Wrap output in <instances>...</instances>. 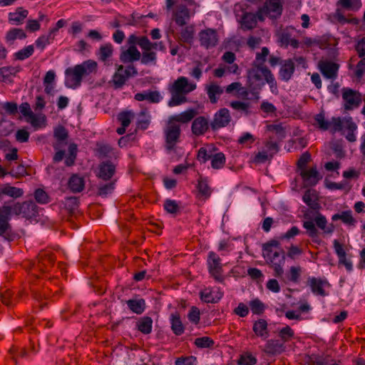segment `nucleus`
Segmentation results:
<instances>
[{
  "mask_svg": "<svg viewBox=\"0 0 365 365\" xmlns=\"http://www.w3.org/2000/svg\"><path fill=\"white\" fill-rule=\"evenodd\" d=\"M97 71L98 63L91 59L85 61L82 63L73 67H69L65 71V86L67 88L76 89L81 85L83 77L96 73Z\"/></svg>",
  "mask_w": 365,
  "mask_h": 365,
  "instance_id": "f257e3e1",
  "label": "nucleus"
},
{
  "mask_svg": "<svg viewBox=\"0 0 365 365\" xmlns=\"http://www.w3.org/2000/svg\"><path fill=\"white\" fill-rule=\"evenodd\" d=\"M196 88L195 83L188 82L186 77L180 76L168 88L171 98L168 101L170 107H174L187 102L186 95Z\"/></svg>",
  "mask_w": 365,
  "mask_h": 365,
  "instance_id": "f03ea898",
  "label": "nucleus"
},
{
  "mask_svg": "<svg viewBox=\"0 0 365 365\" xmlns=\"http://www.w3.org/2000/svg\"><path fill=\"white\" fill-rule=\"evenodd\" d=\"M279 242L277 240H272L263 245V257L267 262L271 264L274 271V276L281 277L284 273L283 265L284 264L285 255L282 250H274Z\"/></svg>",
  "mask_w": 365,
  "mask_h": 365,
  "instance_id": "7ed1b4c3",
  "label": "nucleus"
},
{
  "mask_svg": "<svg viewBox=\"0 0 365 365\" xmlns=\"http://www.w3.org/2000/svg\"><path fill=\"white\" fill-rule=\"evenodd\" d=\"M267 71H271L266 66L254 65L247 72V86L252 93L262 89L265 84Z\"/></svg>",
  "mask_w": 365,
  "mask_h": 365,
  "instance_id": "20e7f679",
  "label": "nucleus"
},
{
  "mask_svg": "<svg viewBox=\"0 0 365 365\" xmlns=\"http://www.w3.org/2000/svg\"><path fill=\"white\" fill-rule=\"evenodd\" d=\"M341 108L344 113L359 108L363 102V95L359 91L349 87L341 89Z\"/></svg>",
  "mask_w": 365,
  "mask_h": 365,
  "instance_id": "39448f33",
  "label": "nucleus"
},
{
  "mask_svg": "<svg viewBox=\"0 0 365 365\" xmlns=\"http://www.w3.org/2000/svg\"><path fill=\"white\" fill-rule=\"evenodd\" d=\"M179 0H165L167 10L173 9L174 6L175 8L173 11V20L179 26H184L190 21L191 17L190 9L185 3L180 1L177 4Z\"/></svg>",
  "mask_w": 365,
  "mask_h": 365,
  "instance_id": "423d86ee",
  "label": "nucleus"
},
{
  "mask_svg": "<svg viewBox=\"0 0 365 365\" xmlns=\"http://www.w3.org/2000/svg\"><path fill=\"white\" fill-rule=\"evenodd\" d=\"M54 261L53 254L41 252L36 262H29L28 269L31 277L38 278L39 273L46 272L53 265Z\"/></svg>",
  "mask_w": 365,
  "mask_h": 365,
  "instance_id": "0eeeda50",
  "label": "nucleus"
},
{
  "mask_svg": "<svg viewBox=\"0 0 365 365\" xmlns=\"http://www.w3.org/2000/svg\"><path fill=\"white\" fill-rule=\"evenodd\" d=\"M165 138L164 147L168 153L175 150L178 143L180 141L181 128L180 125L175 123L167 121L163 128Z\"/></svg>",
  "mask_w": 365,
  "mask_h": 365,
  "instance_id": "6e6552de",
  "label": "nucleus"
},
{
  "mask_svg": "<svg viewBox=\"0 0 365 365\" xmlns=\"http://www.w3.org/2000/svg\"><path fill=\"white\" fill-rule=\"evenodd\" d=\"M11 213L16 215H22L28 220H36L38 216V207L32 200L25 201L22 203L16 202L13 205H9Z\"/></svg>",
  "mask_w": 365,
  "mask_h": 365,
  "instance_id": "1a4fd4ad",
  "label": "nucleus"
},
{
  "mask_svg": "<svg viewBox=\"0 0 365 365\" xmlns=\"http://www.w3.org/2000/svg\"><path fill=\"white\" fill-rule=\"evenodd\" d=\"M207 264L208 272L215 280L219 282H223L225 278L220 257L211 251L208 253Z\"/></svg>",
  "mask_w": 365,
  "mask_h": 365,
  "instance_id": "9d476101",
  "label": "nucleus"
},
{
  "mask_svg": "<svg viewBox=\"0 0 365 365\" xmlns=\"http://www.w3.org/2000/svg\"><path fill=\"white\" fill-rule=\"evenodd\" d=\"M282 11V6L279 0H267L264 6L258 9L256 13L257 18L262 21L265 16L275 17L280 16Z\"/></svg>",
  "mask_w": 365,
  "mask_h": 365,
  "instance_id": "9b49d317",
  "label": "nucleus"
},
{
  "mask_svg": "<svg viewBox=\"0 0 365 365\" xmlns=\"http://www.w3.org/2000/svg\"><path fill=\"white\" fill-rule=\"evenodd\" d=\"M333 247L338 257V267L344 266L347 272H351L353 270V264L350 259L351 256L346 252V246L340 243L339 240H334L333 241Z\"/></svg>",
  "mask_w": 365,
  "mask_h": 365,
  "instance_id": "f8f14e48",
  "label": "nucleus"
},
{
  "mask_svg": "<svg viewBox=\"0 0 365 365\" xmlns=\"http://www.w3.org/2000/svg\"><path fill=\"white\" fill-rule=\"evenodd\" d=\"M231 115L227 108H220L214 115L212 120L210 122V128L212 130H217L220 128L227 126L231 121Z\"/></svg>",
  "mask_w": 365,
  "mask_h": 365,
  "instance_id": "ddd939ff",
  "label": "nucleus"
},
{
  "mask_svg": "<svg viewBox=\"0 0 365 365\" xmlns=\"http://www.w3.org/2000/svg\"><path fill=\"white\" fill-rule=\"evenodd\" d=\"M199 41L200 45L207 49L216 46L219 41L217 31L213 29L202 30L199 33Z\"/></svg>",
  "mask_w": 365,
  "mask_h": 365,
  "instance_id": "4468645a",
  "label": "nucleus"
},
{
  "mask_svg": "<svg viewBox=\"0 0 365 365\" xmlns=\"http://www.w3.org/2000/svg\"><path fill=\"white\" fill-rule=\"evenodd\" d=\"M339 64L329 60H322L318 63V68L324 77L334 80L338 76Z\"/></svg>",
  "mask_w": 365,
  "mask_h": 365,
  "instance_id": "2eb2a0df",
  "label": "nucleus"
},
{
  "mask_svg": "<svg viewBox=\"0 0 365 365\" xmlns=\"http://www.w3.org/2000/svg\"><path fill=\"white\" fill-rule=\"evenodd\" d=\"M307 285L310 287L312 293L317 296L325 297L328 293L325 291L324 287H329L330 284L326 279L309 277Z\"/></svg>",
  "mask_w": 365,
  "mask_h": 365,
  "instance_id": "dca6fc26",
  "label": "nucleus"
},
{
  "mask_svg": "<svg viewBox=\"0 0 365 365\" xmlns=\"http://www.w3.org/2000/svg\"><path fill=\"white\" fill-rule=\"evenodd\" d=\"M53 138L55 142L53 143V148L59 150L68 144V132L63 125H58L53 130Z\"/></svg>",
  "mask_w": 365,
  "mask_h": 365,
  "instance_id": "f3484780",
  "label": "nucleus"
},
{
  "mask_svg": "<svg viewBox=\"0 0 365 365\" xmlns=\"http://www.w3.org/2000/svg\"><path fill=\"white\" fill-rule=\"evenodd\" d=\"M210 126V123L205 116H199L192 121L191 130L195 135L200 136L204 135Z\"/></svg>",
  "mask_w": 365,
  "mask_h": 365,
  "instance_id": "a211bd4d",
  "label": "nucleus"
},
{
  "mask_svg": "<svg viewBox=\"0 0 365 365\" xmlns=\"http://www.w3.org/2000/svg\"><path fill=\"white\" fill-rule=\"evenodd\" d=\"M115 173V165L110 161H105L99 165V171L97 176L105 180L109 181L111 180Z\"/></svg>",
  "mask_w": 365,
  "mask_h": 365,
  "instance_id": "6ab92c4d",
  "label": "nucleus"
},
{
  "mask_svg": "<svg viewBox=\"0 0 365 365\" xmlns=\"http://www.w3.org/2000/svg\"><path fill=\"white\" fill-rule=\"evenodd\" d=\"M140 57V52L136 46H129L128 49L121 51L119 59L123 63H128L139 61Z\"/></svg>",
  "mask_w": 365,
  "mask_h": 365,
  "instance_id": "aec40b11",
  "label": "nucleus"
},
{
  "mask_svg": "<svg viewBox=\"0 0 365 365\" xmlns=\"http://www.w3.org/2000/svg\"><path fill=\"white\" fill-rule=\"evenodd\" d=\"M300 175L303 181L311 186L315 185L322 178L316 167L302 170L300 171Z\"/></svg>",
  "mask_w": 365,
  "mask_h": 365,
  "instance_id": "412c9836",
  "label": "nucleus"
},
{
  "mask_svg": "<svg viewBox=\"0 0 365 365\" xmlns=\"http://www.w3.org/2000/svg\"><path fill=\"white\" fill-rule=\"evenodd\" d=\"M114 48L112 43H106L99 47L96 51L98 59L103 62L105 65L110 61L113 55Z\"/></svg>",
  "mask_w": 365,
  "mask_h": 365,
  "instance_id": "4be33fe9",
  "label": "nucleus"
},
{
  "mask_svg": "<svg viewBox=\"0 0 365 365\" xmlns=\"http://www.w3.org/2000/svg\"><path fill=\"white\" fill-rule=\"evenodd\" d=\"M128 78L123 72V66L118 65L116 66V71L113 75L111 83L115 89H120L123 87Z\"/></svg>",
  "mask_w": 365,
  "mask_h": 365,
  "instance_id": "5701e85b",
  "label": "nucleus"
},
{
  "mask_svg": "<svg viewBox=\"0 0 365 365\" xmlns=\"http://www.w3.org/2000/svg\"><path fill=\"white\" fill-rule=\"evenodd\" d=\"M278 39L281 46L287 48L288 46H291L293 48H297L299 46V42L292 38V34L288 28L278 34Z\"/></svg>",
  "mask_w": 365,
  "mask_h": 365,
  "instance_id": "b1692460",
  "label": "nucleus"
},
{
  "mask_svg": "<svg viewBox=\"0 0 365 365\" xmlns=\"http://www.w3.org/2000/svg\"><path fill=\"white\" fill-rule=\"evenodd\" d=\"M11 213V209L8 205H4L0 207V235L6 233L10 229L9 223Z\"/></svg>",
  "mask_w": 365,
  "mask_h": 365,
  "instance_id": "393cba45",
  "label": "nucleus"
},
{
  "mask_svg": "<svg viewBox=\"0 0 365 365\" xmlns=\"http://www.w3.org/2000/svg\"><path fill=\"white\" fill-rule=\"evenodd\" d=\"M294 70V60L291 58L285 60L279 69V78L284 81H288L292 78Z\"/></svg>",
  "mask_w": 365,
  "mask_h": 365,
  "instance_id": "a878e982",
  "label": "nucleus"
},
{
  "mask_svg": "<svg viewBox=\"0 0 365 365\" xmlns=\"http://www.w3.org/2000/svg\"><path fill=\"white\" fill-rule=\"evenodd\" d=\"M304 202L313 210H319L321 207L318 196L314 190H307L303 197Z\"/></svg>",
  "mask_w": 365,
  "mask_h": 365,
  "instance_id": "bb28decb",
  "label": "nucleus"
},
{
  "mask_svg": "<svg viewBox=\"0 0 365 365\" xmlns=\"http://www.w3.org/2000/svg\"><path fill=\"white\" fill-rule=\"evenodd\" d=\"M196 113L194 109H189L178 115L170 116L168 120L175 123L176 125H180V123H187L194 118Z\"/></svg>",
  "mask_w": 365,
  "mask_h": 365,
  "instance_id": "cd10ccee",
  "label": "nucleus"
},
{
  "mask_svg": "<svg viewBox=\"0 0 365 365\" xmlns=\"http://www.w3.org/2000/svg\"><path fill=\"white\" fill-rule=\"evenodd\" d=\"M196 113L194 109H189L178 115L170 116L168 120L175 123L176 125H180V123H187L194 118Z\"/></svg>",
  "mask_w": 365,
  "mask_h": 365,
  "instance_id": "c85d7f7f",
  "label": "nucleus"
},
{
  "mask_svg": "<svg viewBox=\"0 0 365 365\" xmlns=\"http://www.w3.org/2000/svg\"><path fill=\"white\" fill-rule=\"evenodd\" d=\"M205 89L212 103H216L223 93V88L215 82H211L209 85H207Z\"/></svg>",
  "mask_w": 365,
  "mask_h": 365,
  "instance_id": "c756f323",
  "label": "nucleus"
},
{
  "mask_svg": "<svg viewBox=\"0 0 365 365\" xmlns=\"http://www.w3.org/2000/svg\"><path fill=\"white\" fill-rule=\"evenodd\" d=\"M194 36L195 26L193 25H185L179 33L178 40L180 43L191 44L194 39Z\"/></svg>",
  "mask_w": 365,
  "mask_h": 365,
  "instance_id": "7c9ffc66",
  "label": "nucleus"
},
{
  "mask_svg": "<svg viewBox=\"0 0 365 365\" xmlns=\"http://www.w3.org/2000/svg\"><path fill=\"white\" fill-rule=\"evenodd\" d=\"M68 187L72 192H81L85 187L84 178L77 174L72 175L68 180Z\"/></svg>",
  "mask_w": 365,
  "mask_h": 365,
  "instance_id": "2f4dec72",
  "label": "nucleus"
},
{
  "mask_svg": "<svg viewBox=\"0 0 365 365\" xmlns=\"http://www.w3.org/2000/svg\"><path fill=\"white\" fill-rule=\"evenodd\" d=\"M134 98L138 101H148L152 103H158L161 101L162 97L158 91H154L138 93L135 95Z\"/></svg>",
  "mask_w": 365,
  "mask_h": 365,
  "instance_id": "473e14b6",
  "label": "nucleus"
},
{
  "mask_svg": "<svg viewBox=\"0 0 365 365\" xmlns=\"http://www.w3.org/2000/svg\"><path fill=\"white\" fill-rule=\"evenodd\" d=\"M171 329L176 336L182 335L185 331V327L180 319V313L175 312L170 315Z\"/></svg>",
  "mask_w": 365,
  "mask_h": 365,
  "instance_id": "72a5a7b5",
  "label": "nucleus"
},
{
  "mask_svg": "<svg viewBox=\"0 0 365 365\" xmlns=\"http://www.w3.org/2000/svg\"><path fill=\"white\" fill-rule=\"evenodd\" d=\"M333 361L329 355L312 354L307 356V365H328Z\"/></svg>",
  "mask_w": 365,
  "mask_h": 365,
  "instance_id": "f704fd0d",
  "label": "nucleus"
},
{
  "mask_svg": "<svg viewBox=\"0 0 365 365\" xmlns=\"http://www.w3.org/2000/svg\"><path fill=\"white\" fill-rule=\"evenodd\" d=\"M126 304L130 310L136 314H143L146 308L145 301L143 298L128 299Z\"/></svg>",
  "mask_w": 365,
  "mask_h": 365,
  "instance_id": "c9c22d12",
  "label": "nucleus"
},
{
  "mask_svg": "<svg viewBox=\"0 0 365 365\" xmlns=\"http://www.w3.org/2000/svg\"><path fill=\"white\" fill-rule=\"evenodd\" d=\"M332 221L341 220L343 223L348 226L354 227L356 220L352 216L351 210L342 211L341 213H336L331 217Z\"/></svg>",
  "mask_w": 365,
  "mask_h": 365,
  "instance_id": "e433bc0d",
  "label": "nucleus"
},
{
  "mask_svg": "<svg viewBox=\"0 0 365 365\" xmlns=\"http://www.w3.org/2000/svg\"><path fill=\"white\" fill-rule=\"evenodd\" d=\"M29 11L22 7H18L14 12L9 14V21L16 25L21 24L27 17Z\"/></svg>",
  "mask_w": 365,
  "mask_h": 365,
  "instance_id": "4c0bfd02",
  "label": "nucleus"
},
{
  "mask_svg": "<svg viewBox=\"0 0 365 365\" xmlns=\"http://www.w3.org/2000/svg\"><path fill=\"white\" fill-rule=\"evenodd\" d=\"M255 334L262 339H267L269 336L267 329V322L265 319H260L255 321L252 327Z\"/></svg>",
  "mask_w": 365,
  "mask_h": 365,
  "instance_id": "58836bf2",
  "label": "nucleus"
},
{
  "mask_svg": "<svg viewBox=\"0 0 365 365\" xmlns=\"http://www.w3.org/2000/svg\"><path fill=\"white\" fill-rule=\"evenodd\" d=\"M26 38V34L21 29L14 28L6 32L5 36V41L9 44H13L16 39H24Z\"/></svg>",
  "mask_w": 365,
  "mask_h": 365,
  "instance_id": "ea45409f",
  "label": "nucleus"
},
{
  "mask_svg": "<svg viewBox=\"0 0 365 365\" xmlns=\"http://www.w3.org/2000/svg\"><path fill=\"white\" fill-rule=\"evenodd\" d=\"M314 222L318 228L322 230L324 234H331L334 230V225L329 224L327 225V218L320 213H317Z\"/></svg>",
  "mask_w": 365,
  "mask_h": 365,
  "instance_id": "a19ab883",
  "label": "nucleus"
},
{
  "mask_svg": "<svg viewBox=\"0 0 365 365\" xmlns=\"http://www.w3.org/2000/svg\"><path fill=\"white\" fill-rule=\"evenodd\" d=\"M56 29L49 30L47 35H42L39 36L35 41V45L37 48L43 50L47 45L51 44L55 38Z\"/></svg>",
  "mask_w": 365,
  "mask_h": 365,
  "instance_id": "79ce46f5",
  "label": "nucleus"
},
{
  "mask_svg": "<svg viewBox=\"0 0 365 365\" xmlns=\"http://www.w3.org/2000/svg\"><path fill=\"white\" fill-rule=\"evenodd\" d=\"M333 19L334 22L340 24H351L353 25H358L360 20L356 17H345L341 9H337L333 14Z\"/></svg>",
  "mask_w": 365,
  "mask_h": 365,
  "instance_id": "37998d69",
  "label": "nucleus"
},
{
  "mask_svg": "<svg viewBox=\"0 0 365 365\" xmlns=\"http://www.w3.org/2000/svg\"><path fill=\"white\" fill-rule=\"evenodd\" d=\"M138 330L144 334H149L153 329V319L150 317H143L139 319L136 324Z\"/></svg>",
  "mask_w": 365,
  "mask_h": 365,
  "instance_id": "c03bdc74",
  "label": "nucleus"
},
{
  "mask_svg": "<svg viewBox=\"0 0 365 365\" xmlns=\"http://www.w3.org/2000/svg\"><path fill=\"white\" fill-rule=\"evenodd\" d=\"M302 273V268L300 266H292L285 274L284 282H291L297 284L299 282Z\"/></svg>",
  "mask_w": 365,
  "mask_h": 365,
  "instance_id": "a18cd8bd",
  "label": "nucleus"
},
{
  "mask_svg": "<svg viewBox=\"0 0 365 365\" xmlns=\"http://www.w3.org/2000/svg\"><path fill=\"white\" fill-rule=\"evenodd\" d=\"M303 227L306 229L307 235L312 238L314 242L320 243V240L318 239L319 233L313 221L307 220L303 222Z\"/></svg>",
  "mask_w": 365,
  "mask_h": 365,
  "instance_id": "49530a36",
  "label": "nucleus"
},
{
  "mask_svg": "<svg viewBox=\"0 0 365 365\" xmlns=\"http://www.w3.org/2000/svg\"><path fill=\"white\" fill-rule=\"evenodd\" d=\"M284 351V346L278 340L269 339L267 341L264 351L269 354H280Z\"/></svg>",
  "mask_w": 365,
  "mask_h": 365,
  "instance_id": "de8ad7c7",
  "label": "nucleus"
},
{
  "mask_svg": "<svg viewBox=\"0 0 365 365\" xmlns=\"http://www.w3.org/2000/svg\"><path fill=\"white\" fill-rule=\"evenodd\" d=\"M116 180H112L106 183H99L97 186V195L101 197H106L111 194L115 189Z\"/></svg>",
  "mask_w": 365,
  "mask_h": 365,
  "instance_id": "09e8293b",
  "label": "nucleus"
},
{
  "mask_svg": "<svg viewBox=\"0 0 365 365\" xmlns=\"http://www.w3.org/2000/svg\"><path fill=\"white\" fill-rule=\"evenodd\" d=\"M97 153L102 157L104 158H113L116 157V153L114 148H113L109 144L97 143L96 144Z\"/></svg>",
  "mask_w": 365,
  "mask_h": 365,
  "instance_id": "8fccbe9b",
  "label": "nucleus"
},
{
  "mask_svg": "<svg viewBox=\"0 0 365 365\" xmlns=\"http://www.w3.org/2000/svg\"><path fill=\"white\" fill-rule=\"evenodd\" d=\"M197 188L200 195L205 199H207L211 195L212 190L210 187L208 185L206 178H203L201 176L197 180Z\"/></svg>",
  "mask_w": 365,
  "mask_h": 365,
  "instance_id": "3c124183",
  "label": "nucleus"
},
{
  "mask_svg": "<svg viewBox=\"0 0 365 365\" xmlns=\"http://www.w3.org/2000/svg\"><path fill=\"white\" fill-rule=\"evenodd\" d=\"M20 71V68L4 66L0 68V82H5L11 76H15Z\"/></svg>",
  "mask_w": 365,
  "mask_h": 365,
  "instance_id": "603ef678",
  "label": "nucleus"
},
{
  "mask_svg": "<svg viewBox=\"0 0 365 365\" xmlns=\"http://www.w3.org/2000/svg\"><path fill=\"white\" fill-rule=\"evenodd\" d=\"M64 207L68 212L72 215L78 210L79 201L76 197H68L65 198Z\"/></svg>",
  "mask_w": 365,
  "mask_h": 365,
  "instance_id": "864d4df0",
  "label": "nucleus"
},
{
  "mask_svg": "<svg viewBox=\"0 0 365 365\" xmlns=\"http://www.w3.org/2000/svg\"><path fill=\"white\" fill-rule=\"evenodd\" d=\"M1 193L14 198H18L23 195L24 191L21 188L13 187L6 184L1 187Z\"/></svg>",
  "mask_w": 365,
  "mask_h": 365,
  "instance_id": "5fc2aeb1",
  "label": "nucleus"
},
{
  "mask_svg": "<svg viewBox=\"0 0 365 365\" xmlns=\"http://www.w3.org/2000/svg\"><path fill=\"white\" fill-rule=\"evenodd\" d=\"M337 5H340L346 10L355 11L361 8V0H339Z\"/></svg>",
  "mask_w": 365,
  "mask_h": 365,
  "instance_id": "6e6d98bb",
  "label": "nucleus"
},
{
  "mask_svg": "<svg viewBox=\"0 0 365 365\" xmlns=\"http://www.w3.org/2000/svg\"><path fill=\"white\" fill-rule=\"evenodd\" d=\"M210 160L212 168L217 170L224 167L226 158L225 154L220 152L212 155Z\"/></svg>",
  "mask_w": 365,
  "mask_h": 365,
  "instance_id": "4d7b16f0",
  "label": "nucleus"
},
{
  "mask_svg": "<svg viewBox=\"0 0 365 365\" xmlns=\"http://www.w3.org/2000/svg\"><path fill=\"white\" fill-rule=\"evenodd\" d=\"M34 52V46L29 45L16 52L14 56L16 60L24 61L31 56Z\"/></svg>",
  "mask_w": 365,
  "mask_h": 365,
  "instance_id": "13d9d810",
  "label": "nucleus"
},
{
  "mask_svg": "<svg viewBox=\"0 0 365 365\" xmlns=\"http://www.w3.org/2000/svg\"><path fill=\"white\" fill-rule=\"evenodd\" d=\"M267 130L275 135L274 137L282 140L285 137V131L280 124H270L267 125Z\"/></svg>",
  "mask_w": 365,
  "mask_h": 365,
  "instance_id": "bf43d9fd",
  "label": "nucleus"
},
{
  "mask_svg": "<svg viewBox=\"0 0 365 365\" xmlns=\"http://www.w3.org/2000/svg\"><path fill=\"white\" fill-rule=\"evenodd\" d=\"M200 299L205 303H216L221 298V296L216 298L210 288H206L200 292Z\"/></svg>",
  "mask_w": 365,
  "mask_h": 365,
  "instance_id": "052dcab7",
  "label": "nucleus"
},
{
  "mask_svg": "<svg viewBox=\"0 0 365 365\" xmlns=\"http://www.w3.org/2000/svg\"><path fill=\"white\" fill-rule=\"evenodd\" d=\"M133 118L134 113L132 111H123L118 115V120L123 127H128Z\"/></svg>",
  "mask_w": 365,
  "mask_h": 365,
  "instance_id": "680f3d73",
  "label": "nucleus"
},
{
  "mask_svg": "<svg viewBox=\"0 0 365 365\" xmlns=\"http://www.w3.org/2000/svg\"><path fill=\"white\" fill-rule=\"evenodd\" d=\"M314 119V125L318 126L321 130H327L329 128V122L325 120L323 113L317 114Z\"/></svg>",
  "mask_w": 365,
  "mask_h": 365,
  "instance_id": "e2e57ef3",
  "label": "nucleus"
},
{
  "mask_svg": "<svg viewBox=\"0 0 365 365\" xmlns=\"http://www.w3.org/2000/svg\"><path fill=\"white\" fill-rule=\"evenodd\" d=\"M250 307L254 314H262L265 309L264 304L259 299H255L250 302Z\"/></svg>",
  "mask_w": 365,
  "mask_h": 365,
  "instance_id": "0e129e2a",
  "label": "nucleus"
},
{
  "mask_svg": "<svg viewBox=\"0 0 365 365\" xmlns=\"http://www.w3.org/2000/svg\"><path fill=\"white\" fill-rule=\"evenodd\" d=\"M164 209L170 214L176 215L180 210V206L175 200L168 199L164 202Z\"/></svg>",
  "mask_w": 365,
  "mask_h": 365,
  "instance_id": "69168bd1",
  "label": "nucleus"
},
{
  "mask_svg": "<svg viewBox=\"0 0 365 365\" xmlns=\"http://www.w3.org/2000/svg\"><path fill=\"white\" fill-rule=\"evenodd\" d=\"M156 53L154 51H143L140 57V61L143 64L147 65L149 63L156 64Z\"/></svg>",
  "mask_w": 365,
  "mask_h": 365,
  "instance_id": "338daca9",
  "label": "nucleus"
},
{
  "mask_svg": "<svg viewBox=\"0 0 365 365\" xmlns=\"http://www.w3.org/2000/svg\"><path fill=\"white\" fill-rule=\"evenodd\" d=\"M257 363V359L251 354L240 355L238 361V365H255Z\"/></svg>",
  "mask_w": 365,
  "mask_h": 365,
  "instance_id": "774afa93",
  "label": "nucleus"
}]
</instances>
